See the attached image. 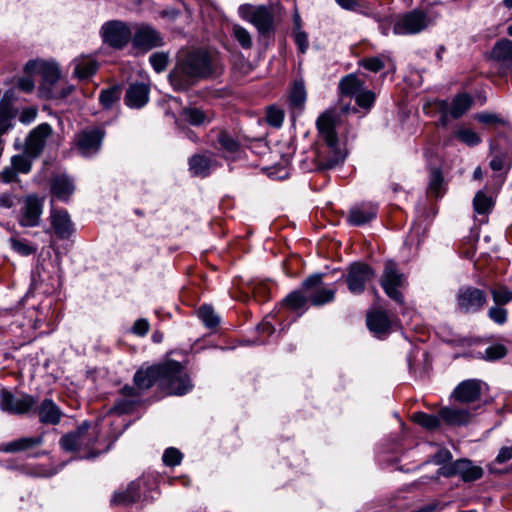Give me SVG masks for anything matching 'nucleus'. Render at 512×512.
Listing matches in <instances>:
<instances>
[{
    "label": "nucleus",
    "instance_id": "41",
    "mask_svg": "<svg viewBox=\"0 0 512 512\" xmlns=\"http://www.w3.org/2000/svg\"><path fill=\"white\" fill-rule=\"evenodd\" d=\"M197 315L208 328L216 327L220 322L219 317L215 314L213 308L209 305H202L198 309Z\"/></svg>",
    "mask_w": 512,
    "mask_h": 512
},
{
    "label": "nucleus",
    "instance_id": "24",
    "mask_svg": "<svg viewBox=\"0 0 512 512\" xmlns=\"http://www.w3.org/2000/svg\"><path fill=\"white\" fill-rule=\"evenodd\" d=\"M75 191V185L67 175H57L51 179V193L60 201L67 202Z\"/></svg>",
    "mask_w": 512,
    "mask_h": 512
},
{
    "label": "nucleus",
    "instance_id": "39",
    "mask_svg": "<svg viewBox=\"0 0 512 512\" xmlns=\"http://www.w3.org/2000/svg\"><path fill=\"white\" fill-rule=\"evenodd\" d=\"M494 205L492 197L488 196L484 191L480 190L473 199V207L476 213L486 214L492 210Z\"/></svg>",
    "mask_w": 512,
    "mask_h": 512
},
{
    "label": "nucleus",
    "instance_id": "64",
    "mask_svg": "<svg viewBox=\"0 0 512 512\" xmlns=\"http://www.w3.org/2000/svg\"><path fill=\"white\" fill-rule=\"evenodd\" d=\"M512 459V445L510 447H502L495 459L498 464H503Z\"/></svg>",
    "mask_w": 512,
    "mask_h": 512
},
{
    "label": "nucleus",
    "instance_id": "50",
    "mask_svg": "<svg viewBox=\"0 0 512 512\" xmlns=\"http://www.w3.org/2000/svg\"><path fill=\"white\" fill-rule=\"evenodd\" d=\"M506 355V348L501 344L489 346L485 349L482 356L487 361H495L503 358Z\"/></svg>",
    "mask_w": 512,
    "mask_h": 512
},
{
    "label": "nucleus",
    "instance_id": "60",
    "mask_svg": "<svg viewBox=\"0 0 512 512\" xmlns=\"http://www.w3.org/2000/svg\"><path fill=\"white\" fill-rule=\"evenodd\" d=\"M132 331L134 334L144 336L149 331V323L146 319L140 318L135 321Z\"/></svg>",
    "mask_w": 512,
    "mask_h": 512
},
{
    "label": "nucleus",
    "instance_id": "9",
    "mask_svg": "<svg viewBox=\"0 0 512 512\" xmlns=\"http://www.w3.org/2000/svg\"><path fill=\"white\" fill-rule=\"evenodd\" d=\"M303 288L309 297L311 304L321 306L332 302L335 298L336 289L324 287L322 274H313L303 282Z\"/></svg>",
    "mask_w": 512,
    "mask_h": 512
},
{
    "label": "nucleus",
    "instance_id": "63",
    "mask_svg": "<svg viewBox=\"0 0 512 512\" xmlns=\"http://www.w3.org/2000/svg\"><path fill=\"white\" fill-rule=\"evenodd\" d=\"M445 507V504H441L439 501H433L430 502L418 509H415L411 512H434V511H441Z\"/></svg>",
    "mask_w": 512,
    "mask_h": 512
},
{
    "label": "nucleus",
    "instance_id": "1",
    "mask_svg": "<svg viewBox=\"0 0 512 512\" xmlns=\"http://www.w3.org/2000/svg\"><path fill=\"white\" fill-rule=\"evenodd\" d=\"M215 73V58L208 51L196 49L177 57L174 67L168 74V80L175 91L186 92Z\"/></svg>",
    "mask_w": 512,
    "mask_h": 512
},
{
    "label": "nucleus",
    "instance_id": "14",
    "mask_svg": "<svg viewBox=\"0 0 512 512\" xmlns=\"http://www.w3.org/2000/svg\"><path fill=\"white\" fill-rule=\"evenodd\" d=\"M52 133L53 129L48 123H41L36 126L26 137L25 153L33 159L37 158L43 152Z\"/></svg>",
    "mask_w": 512,
    "mask_h": 512
},
{
    "label": "nucleus",
    "instance_id": "62",
    "mask_svg": "<svg viewBox=\"0 0 512 512\" xmlns=\"http://www.w3.org/2000/svg\"><path fill=\"white\" fill-rule=\"evenodd\" d=\"M121 395L127 398H133L135 400L140 401L141 391L135 386L125 385L121 389Z\"/></svg>",
    "mask_w": 512,
    "mask_h": 512
},
{
    "label": "nucleus",
    "instance_id": "27",
    "mask_svg": "<svg viewBox=\"0 0 512 512\" xmlns=\"http://www.w3.org/2000/svg\"><path fill=\"white\" fill-rule=\"evenodd\" d=\"M491 56L502 68L512 69V41L502 39L496 42L492 49Z\"/></svg>",
    "mask_w": 512,
    "mask_h": 512
},
{
    "label": "nucleus",
    "instance_id": "56",
    "mask_svg": "<svg viewBox=\"0 0 512 512\" xmlns=\"http://www.w3.org/2000/svg\"><path fill=\"white\" fill-rule=\"evenodd\" d=\"M443 184V177L439 171L433 172L430 183H429V191L436 197H438L441 193V187Z\"/></svg>",
    "mask_w": 512,
    "mask_h": 512
},
{
    "label": "nucleus",
    "instance_id": "16",
    "mask_svg": "<svg viewBox=\"0 0 512 512\" xmlns=\"http://www.w3.org/2000/svg\"><path fill=\"white\" fill-rule=\"evenodd\" d=\"M35 403V398L28 394L15 396L11 392L5 391L0 398L1 409L14 414L27 413L34 407Z\"/></svg>",
    "mask_w": 512,
    "mask_h": 512
},
{
    "label": "nucleus",
    "instance_id": "32",
    "mask_svg": "<svg viewBox=\"0 0 512 512\" xmlns=\"http://www.w3.org/2000/svg\"><path fill=\"white\" fill-rule=\"evenodd\" d=\"M215 161L206 155H194L189 160V168L193 175L206 177L214 168Z\"/></svg>",
    "mask_w": 512,
    "mask_h": 512
},
{
    "label": "nucleus",
    "instance_id": "59",
    "mask_svg": "<svg viewBox=\"0 0 512 512\" xmlns=\"http://www.w3.org/2000/svg\"><path fill=\"white\" fill-rule=\"evenodd\" d=\"M37 113L38 110L36 107L24 108L19 115V121L23 124H30L36 119Z\"/></svg>",
    "mask_w": 512,
    "mask_h": 512
},
{
    "label": "nucleus",
    "instance_id": "2",
    "mask_svg": "<svg viewBox=\"0 0 512 512\" xmlns=\"http://www.w3.org/2000/svg\"><path fill=\"white\" fill-rule=\"evenodd\" d=\"M336 113L333 110H326L319 115L316 127L320 137L326 142L333 155L327 159L320 160L321 169H332L344 161L345 155L338 149V137L335 131Z\"/></svg>",
    "mask_w": 512,
    "mask_h": 512
},
{
    "label": "nucleus",
    "instance_id": "33",
    "mask_svg": "<svg viewBox=\"0 0 512 512\" xmlns=\"http://www.w3.org/2000/svg\"><path fill=\"white\" fill-rule=\"evenodd\" d=\"M140 482H131L124 492L116 493L113 502L116 504L130 505L140 500Z\"/></svg>",
    "mask_w": 512,
    "mask_h": 512
},
{
    "label": "nucleus",
    "instance_id": "35",
    "mask_svg": "<svg viewBox=\"0 0 512 512\" xmlns=\"http://www.w3.org/2000/svg\"><path fill=\"white\" fill-rule=\"evenodd\" d=\"M308 301L309 297L302 286L301 289L294 290L289 293L283 300V303L287 308L293 311H298L303 309Z\"/></svg>",
    "mask_w": 512,
    "mask_h": 512
},
{
    "label": "nucleus",
    "instance_id": "3",
    "mask_svg": "<svg viewBox=\"0 0 512 512\" xmlns=\"http://www.w3.org/2000/svg\"><path fill=\"white\" fill-rule=\"evenodd\" d=\"M280 8L279 3L270 5L245 3L239 6L238 14L244 21L252 24L260 35H266L274 30L275 17Z\"/></svg>",
    "mask_w": 512,
    "mask_h": 512
},
{
    "label": "nucleus",
    "instance_id": "51",
    "mask_svg": "<svg viewBox=\"0 0 512 512\" xmlns=\"http://www.w3.org/2000/svg\"><path fill=\"white\" fill-rule=\"evenodd\" d=\"M491 294L496 305H504L512 300V292L503 286L492 289Z\"/></svg>",
    "mask_w": 512,
    "mask_h": 512
},
{
    "label": "nucleus",
    "instance_id": "40",
    "mask_svg": "<svg viewBox=\"0 0 512 512\" xmlns=\"http://www.w3.org/2000/svg\"><path fill=\"white\" fill-rule=\"evenodd\" d=\"M120 94V89L117 86L103 89L99 95V102L105 109H110L119 101Z\"/></svg>",
    "mask_w": 512,
    "mask_h": 512
},
{
    "label": "nucleus",
    "instance_id": "37",
    "mask_svg": "<svg viewBox=\"0 0 512 512\" xmlns=\"http://www.w3.org/2000/svg\"><path fill=\"white\" fill-rule=\"evenodd\" d=\"M217 143L220 149L231 155L237 153L240 149L239 142L225 130L218 133Z\"/></svg>",
    "mask_w": 512,
    "mask_h": 512
},
{
    "label": "nucleus",
    "instance_id": "13",
    "mask_svg": "<svg viewBox=\"0 0 512 512\" xmlns=\"http://www.w3.org/2000/svg\"><path fill=\"white\" fill-rule=\"evenodd\" d=\"M44 198L37 195H28L23 199L19 212L18 222L22 227H37L41 222Z\"/></svg>",
    "mask_w": 512,
    "mask_h": 512
},
{
    "label": "nucleus",
    "instance_id": "43",
    "mask_svg": "<svg viewBox=\"0 0 512 512\" xmlns=\"http://www.w3.org/2000/svg\"><path fill=\"white\" fill-rule=\"evenodd\" d=\"M233 36L243 49H250L252 47V37L246 28L240 25H234Z\"/></svg>",
    "mask_w": 512,
    "mask_h": 512
},
{
    "label": "nucleus",
    "instance_id": "5",
    "mask_svg": "<svg viewBox=\"0 0 512 512\" xmlns=\"http://www.w3.org/2000/svg\"><path fill=\"white\" fill-rule=\"evenodd\" d=\"M24 71L31 74H40L43 78L44 84L41 87V93L46 98L54 97L50 88L46 85H54L60 78L61 72L57 63L45 60H30L25 64Z\"/></svg>",
    "mask_w": 512,
    "mask_h": 512
},
{
    "label": "nucleus",
    "instance_id": "49",
    "mask_svg": "<svg viewBox=\"0 0 512 512\" xmlns=\"http://www.w3.org/2000/svg\"><path fill=\"white\" fill-rule=\"evenodd\" d=\"M284 120V112L280 108L270 106L266 111V121L270 126L279 128Z\"/></svg>",
    "mask_w": 512,
    "mask_h": 512
},
{
    "label": "nucleus",
    "instance_id": "4",
    "mask_svg": "<svg viewBox=\"0 0 512 512\" xmlns=\"http://www.w3.org/2000/svg\"><path fill=\"white\" fill-rule=\"evenodd\" d=\"M159 370L160 382L170 394L182 396L193 388L189 375L181 363L168 360L159 364Z\"/></svg>",
    "mask_w": 512,
    "mask_h": 512
},
{
    "label": "nucleus",
    "instance_id": "6",
    "mask_svg": "<svg viewBox=\"0 0 512 512\" xmlns=\"http://www.w3.org/2000/svg\"><path fill=\"white\" fill-rule=\"evenodd\" d=\"M431 21L422 10H412L399 15L393 25V32L396 35H413L425 30Z\"/></svg>",
    "mask_w": 512,
    "mask_h": 512
},
{
    "label": "nucleus",
    "instance_id": "44",
    "mask_svg": "<svg viewBox=\"0 0 512 512\" xmlns=\"http://www.w3.org/2000/svg\"><path fill=\"white\" fill-rule=\"evenodd\" d=\"M31 158L32 157L25 152L24 154L15 155L11 159V165L18 173H28L32 167Z\"/></svg>",
    "mask_w": 512,
    "mask_h": 512
},
{
    "label": "nucleus",
    "instance_id": "57",
    "mask_svg": "<svg viewBox=\"0 0 512 512\" xmlns=\"http://www.w3.org/2000/svg\"><path fill=\"white\" fill-rule=\"evenodd\" d=\"M294 41L301 53H305L309 47L308 35L301 29L295 30Z\"/></svg>",
    "mask_w": 512,
    "mask_h": 512
},
{
    "label": "nucleus",
    "instance_id": "18",
    "mask_svg": "<svg viewBox=\"0 0 512 512\" xmlns=\"http://www.w3.org/2000/svg\"><path fill=\"white\" fill-rule=\"evenodd\" d=\"M482 382L477 379H468L459 383L452 393V397L460 403H471L481 396Z\"/></svg>",
    "mask_w": 512,
    "mask_h": 512
},
{
    "label": "nucleus",
    "instance_id": "10",
    "mask_svg": "<svg viewBox=\"0 0 512 512\" xmlns=\"http://www.w3.org/2000/svg\"><path fill=\"white\" fill-rule=\"evenodd\" d=\"M131 42L135 49L144 52L164 45L162 35L155 28L147 24L135 26L134 31H132Z\"/></svg>",
    "mask_w": 512,
    "mask_h": 512
},
{
    "label": "nucleus",
    "instance_id": "7",
    "mask_svg": "<svg viewBox=\"0 0 512 512\" xmlns=\"http://www.w3.org/2000/svg\"><path fill=\"white\" fill-rule=\"evenodd\" d=\"M100 32L104 43L116 49L124 48L132 37L130 26L119 20L105 22Z\"/></svg>",
    "mask_w": 512,
    "mask_h": 512
},
{
    "label": "nucleus",
    "instance_id": "17",
    "mask_svg": "<svg viewBox=\"0 0 512 512\" xmlns=\"http://www.w3.org/2000/svg\"><path fill=\"white\" fill-rule=\"evenodd\" d=\"M458 306L465 312H474L480 309L486 302L485 293L474 287L462 288L457 296Z\"/></svg>",
    "mask_w": 512,
    "mask_h": 512
},
{
    "label": "nucleus",
    "instance_id": "34",
    "mask_svg": "<svg viewBox=\"0 0 512 512\" xmlns=\"http://www.w3.org/2000/svg\"><path fill=\"white\" fill-rule=\"evenodd\" d=\"M339 88L342 94L355 97L364 88V83L356 75L349 74L341 79Z\"/></svg>",
    "mask_w": 512,
    "mask_h": 512
},
{
    "label": "nucleus",
    "instance_id": "48",
    "mask_svg": "<svg viewBox=\"0 0 512 512\" xmlns=\"http://www.w3.org/2000/svg\"><path fill=\"white\" fill-rule=\"evenodd\" d=\"M356 103L359 107L363 109H370L374 102H375V93L371 90L362 89L356 96H355Z\"/></svg>",
    "mask_w": 512,
    "mask_h": 512
},
{
    "label": "nucleus",
    "instance_id": "47",
    "mask_svg": "<svg viewBox=\"0 0 512 512\" xmlns=\"http://www.w3.org/2000/svg\"><path fill=\"white\" fill-rule=\"evenodd\" d=\"M140 401L138 400H135L133 398H127V397H123L118 399L112 410L117 413V414H128L130 412L133 411V409L135 408V406L139 403Z\"/></svg>",
    "mask_w": 512,
    "mask_h": 512
},
{
    "label": "nucleus",
    "instance_id": "53",
    "mask_svg": "<svg viewBox=\"0 0 512 512\" xmlns=\"http://www.w3.org/2000/svg\"><path fill=\"white\" fill-rule=\"evenodd\" d=\"M10 243L12 249L23 256L31 255L36 251V249L25 240L11 238Z\"/></svg>",
    "mask_w": 512,
    "mask_h": 512
},
{
    "label": "nucleus",
    "instance_id": "25",
    "mask_svg": "<svg viewBox=\"0 0 512 512\" xmlns=\"http://www.w3.org/2000/svg\"><path fill=\"white\" fill-rule=\"evenodd\" d=\"M39 421L43 424H58L62 417L61 409L51 399H44L36 409Z\"/></svg>",
    "mask_w": 512,
    "mask_h": 512
},
{
    "label": "nucleus",
    "instance_id": "38",
    "mask_svg": "<svg viewBox=\"0 0 512 512\" xmlns=\"http://www.w3.org/2000/svg\"><path fill=\"white\" fill-rule=\"evenodd\" d=\"M412 420L427 430H434L440 426V416L427 414L425 412H416L412 416Z\"/></svg>",
    "mask_w": 512,
    "mask_h": 512
},
{
    "label": "nucleus",
    "instance_id": "23",
    "mask_svg": "<svg viewBox=\"0 0 512 512\" xmlns=\"http://www.w3.org/2000/svg\"><path fill=\"white\" fill-rule=\"evenodd\" d=\"M149 99V87L144 83H133L125 95V103L131 108H142Z\"/></svg>",
    "mask_w": 512,
    "mask_h": 512
},
{
    "label": "nucleus",
    "instance_id": "31",
    "mask_svg": "<svg viewBox=\"0 0 512 512\" xmlns=\"http://www.w3.org/2000/svg\"><path fill=\"white\" fill-rule=\"evenodd\" d=\"M42 443V436L23 437L5 444L1 450L6 453L23 452L38 447Z\"/></svg>",
    "mask_w": 512,
    "mask_h": 512
},
{
    "label": "nucleus",
    "instance_id": "55",
    "mask_svg": "<svg viewBox=\"0 0 512 512\" xmlns=\"http://www.w3.org/2000/svg\"><path fill=\"white\" fill-rule=\"evenodd\" d=\"M488 316L497 324H504L507 320V310L496 305L491 307L488 311Z\"/></svg>",
    "mask_w": 512,
    "mask_h": 512
},
{
    "label": "nucleus",
    "instance_id": "21",
    "mask_svg": "<svg viewBox=\"0 0 512 512\" xmlns=\"http://www.w3.org/2000/svg\"><path fill=\"white\" fill-rule=\"evenodd\" d=\"M377 206L371 203H363L350 209L347 221L353 226H362L376 218Z\"/></svg>",
    "mask_w": 512,
    "mask_h": 512
},
{
    "label": "nucleus",
    "instance_id": "8",
    "mask_svg": "<svg viewBox=\"0 0 512 512\" xmlns=\"http://www.w3.org/2000/svg\"><path fill=\"white\" fill-rule=\"evenodd\" d=\"M375 277L374 270L361 262L352 263L345 275L348 290L354 295H360L365 291L366 284Z\"/></svg>",
    "mask_w": 512,
    "mask_h": 512
},
{
    "label": "nucleus",
    "instance_id": "46",
    "mask_svg": "<svg viewBox=\"0 0 512 512\" xmlns=\"http://www.w3.org/2000/svg\"><path fill=\"white\" fill-rule=\"evenodd\" d=\"M455 137L468 146H476L481 142V138L478 134L469 128L458 129L455 132Z\"/></svg>",
    "mask_w": 512,
    "mask_h": 512
},
{
    "label": "nucleus",
    "instance_id": "45",
    "mask_svg": "<svg viewBox=\"0 0 512 512\" xmlns=\"http://www.w3.org/2000/svg\"><path fill=\"white\" fill-rule=\"evenodd\" d=\"M149 62L157 73L166 70L169 63L168 52H155L149 57Z\"/></svg>",
    "mask_w": 512,
    "mask_h": 512
},
{
    "label": "nucleus",
    "instance_id": "36",
    "mask_svg": "<svg viewBox=\"0 0 512 512\" xmlns=\"http://www.w3.org/2000/svg\"><path fill=\"white\" fill-rule=\"evenodd\" d=\"M471 104L472 99L468 94H459L453 99L448 113L453 118H459L469 110Z\"/></svg>",
    "mask_w": 512,
    "mask_h": 512
},
{
    "label": "nucleus",
    "instance_id": "58",
    "mask_svg": "<svg viewBox=\"0 0 512 512\" xmlns=\"http://www.w3.org/2000/svg\"><path fill=\"white\" fill-rule=\"evenodd\" d=\"M476 119L483 124H504L505 121L497 114L483 112L476 116Z\"/></svg>",
    "mask_w": 512,
    "mask_h": 512
},
{
    "label": "nucleus",
    "instance_id": "15",
    "mask_svg": "<svg viewBox=\"0 0 512 512\" xmlns=\"http://www.w3.org/2000/svg\"><path fill=\"white\" fill-rule=\"evenodd\" d=\"M104 135L100 128L83 130L76 136V146L83 156H92L99 151Z\"/></svg>",
    "mask_w": 512,
    "mask_h": 512
},
{
    "label": "nucleus",
    "instance_id": "29",
    "mask_svg": "<svg viewBox=\"0 0 512 512\" xmlns=\"http://www.w3.org/2000/svg\"><path fill=\"white\" fill-rule=\"evenodd\" d=\"M439 416L447 425L460 426L469 423L471 413L465 409L444 407L440 409Z\"/></svg>",
    "mask_w": 512,
    "mask_h": 512
},
{
    "label": "nucleus",
    "instance_id": "26",
    "mask_svg": "<svg viewBox=\"0 0 512 512\" xmlns=\"http://www.w3.org/2000/svg\"><path fill=\"white\" fill-rule=\"evenodd\" d=\"M180 116L192 126L209 124L214 119L213 111L198 107H186L181 111Z\"/></svg>",
    "mask_w": 512,
    "mask_h": 512
},
{
    "label": "nucleus",
    "instance_id": "54",
    "mask_svg": "<svg viewBox=\"0 0 512 512\" xmlns=\"http://www.w3.org/2000/svg\"><path fill=\"white\" fill-rule=\"evenodd\" d=\"M360 64L365 69L374 73L380 71L385 66L383 59L378 56L364 58L363 60H361Z\"/></svg>",
    "mask_w": 512,
    "mask_h": 512
},
{
    "label": "nucleus",
    "instance_id": "61",
    "mask_svg": "<svg viewBox=\"0 0 512 512\" xmlns=\"http://www.w3.org/2000/svg\"><path fill=\"white\" fill-rule=\"evenodd\" d=\"M17 174L18 172L16 171V169L12 165H10L2 170L0 174V179L4 183H10L16 180Z\"/></svg>",
    "mask_w": 512,
    "mask_h": 512
},
{
    "label": "nucleus",
    "instance_id": "30",
    "mask_svg": "<svg viewBox=\"0 0 512 512\" xmlns=\"http://www.w3.org/2000/svg\"><path fill=\"white\" fill-rule=\"evenodd\" d=\"M74 76L79 80H85L97 72L98 64L91 57H79L74 59Z\"/></svg>",
    "mask_w": 512,
    "mask_h": 512
},
{
    "label": "nucleus",
    "instance_id": "42",
    "mask_svg": "<svg viewBox=\"0 0 512 512\" xmlns=\"http://www.w3.org/2000/svg\"><path fill=\"white\" fill-rule=\"evenodd\" d=\"M290 104L301 107L306 101V90L302 81H295L289 96Z\"/></svg>",
    "mask_w": 512,
    "mask_h": 512
},
{
    "label": "nucleus",
    "instance_id": "52",
    "mask_svg": "<svg viewBox=\"0 0 512 512\" xmlns=\"http://www.w3.org/2000/svg\"><path fill=\"white\" fill-rule=\"evenodd\" d=\"M162 459L166 466H176L182 460V453L178 449L170 447L164 451Z\"/></svg>",
    "mask_w": 512,
    "mask_h": 512
},
{
    "label": "nucleus",
    "instance_id": "11",
    "mask_svg": "<svg viewBox=\"0 0 512 512\" xmlns=\"http://www.w3.org/2000/svg\"><path fill=\"white\" fill-rule=\"evenodd\" d=\"M444 477L460 476L464 482H473L483 476V469L469 459H458L440 468Z\"/></svg>",
    "mask_w": 512,
    "mask_h": 512
},
{
    "label": "nucleus",
    "instance_id": "12",
    "mask_svg": "<svg viewBox=\"0 0 512 512\" xmlns=\"http://www.w3.org/2000/svg\"><path fill=\"white\" fill-rule=\"evenodd\" d=\"M404 275L398 272L393 261H387L381 278V286L386 295L397 303H403V295L398 288L404 285Z\"/></svg>",
    "mask_w": 512,
    "mask_h": 512
},
{
    "label": "nucleus",
    "instance_id": "28",
    "mask_svg": "<svg viewBox=\"0 0 512 512\" xmlns=\"http://www.w3.org/2000/svg\"><path fill=\"white\" fill-rule=\"evenodd\" d=\"M367 326L378 337L387 334L391 327V321L384 311H374L367 315Z\"/></svg>",
    "mask_w": 512,
    "mask_h": 512
},
{
    "label": "nucleus",
    "instance_id": "22",
    "mask_svg": "<svg viewBox=\"0 0 512 512\" xmlns=\"http://www.w3.org/2000/svg\"><path fill=\"white\" fill-rule=\"evenodd\" d=\"M159 364L146 368H139L133 377L134 385L141 392L150 389L157 381H160Z\"/></svg>",
    "mask_w": 512,
    "mask_h": 512
},
{
    "label": "nucleus",
    "instance_id": "19",
    "mask_svg": "<svg viewBox=\"0 0 512 512\" xmlns=\"http://www.w3.org/2000/svg\"><path fill=\"white\" fill-rule=\"evenodd\" d=\"M50 223L60 239H68L74 232V225L66 210L51 209Z\"/></svg>",
    "mask_w": 512,
    "mask_h": 512
},
{
    "label": "nucleus",
    "instance_id": "20",
    "mask_svg": "<svg viewBox=\"0 0 512 512\" xmlns=\"http://www.w3.org/2000/svg\"><path fill=\"white\" fill-rule=\"evenodd\" d=\"M88 423H83L75 432L64 435L60 444L66 451H80L83 447L89 445L90 438L86 435Z\"/></svg>",
    "mask_w": 512,
    "mask_h": 512
}]
</instances>
